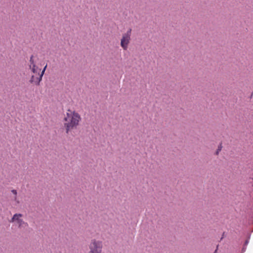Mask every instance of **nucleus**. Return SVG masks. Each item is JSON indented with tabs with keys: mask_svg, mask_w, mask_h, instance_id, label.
<instances>
[{
	"mask_svg": "<svg viewBox=\"0 0 253 253\" xmlns=\"http://www.w3.org/2000/svg\"><path fill=\"white\" fill-rule=\"evenodd\" d=\"M82 118L81 115L75 111L68 109L64 118V127L66 133L71 130L76 128L79 125Z\"/></svg>",
	"mask_w": 253,
	"mask_h": 253,
	"instance_id": "1",
	"label": "nucleus"
},
{
	"mask_svg": "<svg viewBox=\"0 0 253 253\" xmlns=\"http://www.w3.org/2000/svg\"><path fill=\"white\" fill-rule=\"evenodd\" d=\"M102 242L96 239L91 240L89 245V251L88 253H102Z\"/></svg>",
	"mask_w": 253,
	"mask_h": 253,
	"instance_id": "2",
	"label": "nucleus"
},
{
	"mask_svg": "<svg viewBox=\"0 0 253 253\" xmlns=\"http://www.w3.org/2000/svg\"><path fill=\"white\" fill-rule=\"evenodd\" d=\"M131 32V29H129L126 33L123 35L121 40V46L125 50H127L128 48V46L130 41Z\"/></svg>",
	"mask_w": 253,
	"mask_h": 253,
	"instance_id": "3",
	"label": "nucleus"
},
{
	"mask_svg": "<svg viewBox=\"0 0 253 253\" xmlns=\"http://www.w3.org/2000/svg\"><path fill=\"white\" fill-rule=\"evenodd\" d=\"M23 215L21 213H16L14 214L11 218L10 222H15L18 225V228H26L28 227V224L22 219Z\"/></svg>",
	"mask_w": 253,
	"mask_h": 253,
	"instance_id": "4",
	"label": "nucleus"
},
{
	"mask_svg": "<svg viewBox=\"0 0 253 253\" xmlns=\"http://www.w3.org/2000/svg\"><path fill=\"white\" fill-rule=\"evenodd\" d=\"M39 60L37 56L32 55L30 57L29 63V66L30 69L31 70L33 73L39 74L40 69H39L37 66V63Z\"/></svg>",
	"mask_w": 253,
	"mask_h": 253,
	"instance_id": "5",
	"label": "nucleus"
},
{
	"mask_svg": "<svg viewBox=\"0 0 253 253\" xmlns=\"http://www.w3.org/2000/svg\"><path fill=\"white\" fill-rule=\"evenodd\" d=\"M42 80V78L40 75L39 77H35L34 75H32L30 80V82L32 84H35L36 85H38L40 84Z\"/></svg>",
	"mask_w": 253,
	"mask_h": 253,
	"instance_id": "6",
	"label": "nucleus"
},
{
	"mask_svg": "<svg viewBox=\"0 0 253 253\" xmlns=\"http://www.w3.org/2000/svg\"><path fill=\"white\" fill-rule=\"evenodd\" d=\"M46 67H47V65H46L43 68L42 71L41 73L40 74V76L42 77V76L43 75H44V72H45V71L46 69Z\"/></svg>",
	"mask_w": 253,
	"mask_h": 253,
	"instance_id": "7",
	"label": "nucleus"
},
{
	"mask_svg": "<svg viewBox=\"0 0 253 253\" xmlns=\"http://www.w3.org/2000/svg\"><path fill=\"white\" fill-rule=\"evenodd\" d=\"M11 192L15 195V197H14V199L16 200V198H17V191L16 190H11Z\"/></svg>",
	"mask_w": 253,
	"mask_h": 253,
	"instance_id": "8",
	"label": "nucleus"
},
{
	"mask_svg": "<svg viewBox=\"0 0 253 253\" xmlns=\"http://www.w3.org/2000/svg\"><path fill=\"white\" fill-rule=\"evenodd\" d=\"M220 151V149H218V150L216 152V154H217L219 152V151Z\"/></svg>",
	"mask_w": 253,
	"mask_h": 253,
	"instance_id": "9",
	"label": "nucleus"
},
{
	"mask_svg": "<svg viewBox=\"0 0 253 253\" xmlns=\"http://www.w3.org/2000/svg\"><path fill=\"white\" fill-rule=\"evenodd\" d=\"M214 253H217V250H216L214 251Z\"/></svg>",
	"mask_w": 253,
	"mask_h": 253,
	"instance_id": "10",
	"label": "nucleus"
}]
</instances>
